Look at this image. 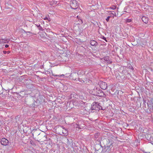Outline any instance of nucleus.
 <instances>
[{
	"instance_id": "1",
	"label": "nucleus",
	"mask_w": 153,
	"mask_h": 153,
	"mask_svg": "<svg viewBox=\"0 0 153 153\" xmlns=\"http://www.w3.org/2000/svg\"><path fill=\"white\" fill-rule=\"evenodd\" d=\"M90 91V93L92 95L99 96H104L105 95L103 92L100 90L99 89L97 88H94L92 91Z\"/></svg>"
},
{
	"instance_id": "2",
	"label": "nucleus",
	"mask_w": 153,
	"mask_h": 153,
	"mask_svg": "<svg viewBox=\"0 0 153 153\" xmlns=\"http://www.w3.org/2000/svg\"><path fill=\"white\" fill-rule=\"evenodd\" d=\"M70 6L71 8L76 9L78 7L77 1L76 0H71L70 1Z\"/></svg>"
},
{
	"instance_id": "3",
	"label": "nucleus",
	"mask_w": 153,
	"mask_h": 153,
	"mask_svg": "<svg viewBox=\"0 0 153 153\" xmlns=\"http://www.w3.org/2000/svg\"><path fill=\"white\" fill-rule=\"evenodd\" d=\"M147 105L148 108L146 111V112L148 113L153 112V104L150 102H149L147 103Z\"/></svg>"
},
{
	"instance_id": "4",
	"label": "nucleus",
	"mask_w": 153,
	"mask_h": 153,
	"mask_svg": "<svg viewBox=\"0 0 153 153\" xmlns=\"http://www.w3.org/2000/svg\"><path fill=\"white\" fill-rule=\"evenodd\" d=\"M101 107L99 104L96 102H94L91 105V109L92 110H99Z\"/></svg>"
},
{
	"instance_id": "5",
	"label": "nucleus",
	"mask_w": 153,
	"mask_h": 153,
	"mask_svg": "<svg viewBox=\"0 0 153 153\" xmlns=\"http://www.w3.org/2000/svg\"><path fill=\"white\" fill-rule=\"evenodd\" d=\"M9 141L8 140L4 138L1 139V143L2 145L6 146L8 144Z\"/></svg>"
},
{
	"instance_id": "6",
	"label": "nucleus",
	"mask_w": 153,
	"mask_h": 153,
	"mask_svg": "<svg viewBox=\"0 0 153 153\" xmlns=\"http://www.w3.org/2000/svg\"><path fill=\"white\" fill-rule=\"evenodd\" d=\"M100 87L102 89H106L107 88V84L105 82H101L100 83Z\"/></svg>"
},
{
	"instance_id": "7",
	"label": "nucleus",
	"mask_w": 153,
	"mask_h": 153,
	"mask_svg": "<svg viewBox=\"0 0 153 153\" xmlns=\"http://www.w3.org/2000/svg\"><path fill=\"white\" fill-rule=\"evenodd\" d=\"M103 59L104 62L106 63L110 64L112 63V61L110 60L108 56H107L104 57Z\"/></svg>"
},
{
	"instance_id": "8",
	"label": "nucleus",
	"mask_w": 153,
	"mask_h": 153,
	"mask_svg": "<svg viewBox=\"0 0 153 153\" xmlns=\"http://www.w3.org/2000/svg\"><path fill=\"white\" fill-rule=\"evenodd\" d=\"M149 19V18L147 16H143L141 18L142 21L146 24L148 22Z\"/></svg>"
},
{
	"instance_id": "9",
	"label": "nucleus",
	"mask_w": 153,
	"mask_h": 153,
	"mask_svg": "<svg viewBox=\"0 0 153 153\" xmlns=\"http://www.w3.org/2000/svg\"><path fill=\"white\" fill-rule=\"evenodd\" d=\"M90 44L92 46H96L98 44V43L94 40H91Z\"/></svg>"
},
{
	"instance_id": "10",
	"label": "nucleus",
	"mask_w": 153,
	"mask_h": 153,
	"mask_svg": "<svg viewBox=\"0 0 153 153\" xmlns=\"http://www.w3.org/2000/svg\"><path fill=\"white\" fill-rule=\"evenodd\" d=\"M71 97L74 98L75 99H78L79 95H78L76 93L73 92L71 94Z\"/></svg>"
},
{
	"instance_id": "11",
	"label": "nucleus",
	"mask_w": 153,
	"mask_h": 153,
	"mask_svg": "<svg viewBox=\"0 0 153 153\" xmlns=\"http://www.w3.org/2000/svg\"><path fill=\"white\" fill-rule=\"evenodd\" d=\"M9 42V41L7 39H0V43H7Z\"/></svg>"
},
{
	"instance_id": "12",
	"label": "nucleus",
	"mask_w": 153,
	"mask_h": 153,
	"mask_svg": "<svg viewBox=\"0 0 153 153\" xmlns=\"http://www.w3.org/2000/svg\"><path fill=\"white\" fill-rule=\"evenodd\" d=\"M62 133L63 136H66L68 134V130L66 129L62 130Z\"/></svg>"
},
{
	"instance_id": "13",
	"label": "nucleus",
	"mask_w": 153,
	"mask_h": 153,
	"mask_svg": "<svg viewBox=\"0 0 153 153\" xmlns=\"http://www.w3.org/2000/svg\"><path fill=\"white\" fill-rule=\"evenodd\" d=\"M35 25L37 27L38 29L40 31H43V29L40 26V24H36Z\"/></svg>"
},
{
	"instance_id": "14",
	"label": "nucleus",
	"mask_w": 153,
	"mask_h": 153,
	"mask_svg": "<svg viewBox=\"0 0 153 153\" xmlns=\"http://www.w3.org/2000/svg\"><path fill=\"white\" fill-rule=\"evenodd\" d=\"M85 74V71L83 70H79L78 71L77 74L78 75L81 76Z\"/></svg>"
},
{
	"instance_id": "15",
	"label": "nucleus",
	"mask_w": 153,
	"mask_h": 153,
	"mask_svg": "<svg viewBox=\"0 0 153 153\" xmlns=\"http://www.w3.org/2000/svg\"><path fill=\"white\" fill-rule=\"evenodd\" d=\"M75 127L76 128H78L79 129H81L84 127V126H82L81 125H80L79 124H76V126H75Z\"/></svg>"
},
{
	"instance_id": "16",
	"label": "nucleus",
	"mask_w": 153,
	"mask_h": 153,
	"mask_svg": "<svg viewBox=\"0 0 153 153\" xmlns=\"http://www.w3.org/2000/svg\"><path fill=\"white\" fill-rule=\"evenodd\" d=\"M81 99L82 100H85V97L82 95H80L79 96V99Z\"/></svg>"
},
{
	"instance_id": "17",
	"label": "nucleus",
	"mask_w": 153,
	"mask_h": 153,
	"mask_svg": "<svg viewBox=\"0 0 153 153\" xmlns=\"http://www.w3.org/2000/svg\"><path fill=\"white\" fill-rule=\"evenodd\" d=\"M51 73L52 74V75L53 76H60V77H62V76H64V74H62V75H55L53 74L52 71H51Z\"/></svg>"
},
{
	"instance_id": "18",
	"label": "nucleus",
	"mask_w": 153,
	"mask_h": 153,
	"mask_svg": "<svg viewBox=\"0 0 153 153\" xmlns=\"http://www.w3.org/2000/svg\"><path fill=\"white\" fill-rule=\"evenodd\" d=\"M132 21V19H125V21L126 22H130Z\"/></svg>"
},
{
	"instance_id": "19",
	"label": "nucleus",
	"mask_w": 153,
	"mask_h": 153,
	"mask_svg": "<svg viewBox=\"0 0 153 153\" xmlns=\"http://www.w3.org/2000/svg\"><path fill=\"white\" fill-rule=\"evenodd\" d=\"M116 8V6H112L111 7H110V8L112 9V10H114Z\"/></svg>"
},
{
	"instance_id": "20",
	"label": "nucleus",
	"mask_w": 153,
	"mask_h": 153,
	"mask_svg": "<svg viewBox=\"0 0 153 153\" xmlns=\"http://www.w3.org/2000/svg\"><path fill=\"white\" fill-rule=\"evenodd\" d=\"M110 12H111V13L113 15V16H116V13L114 11H111Z\"/></svg>"
},
{
	"instance_id": "21",
	"label": "nucleus",
	"mask_w": 153,
	"mask_h": 153,
	"mask_svg": "<svg viewBox=\"0 0 153 153\" xmlns=\"http://www.w3.org/2000/svg\"><path fill=\"white\" fill-rule=\"evenodd\" d=\"M44 19L45 20H48L49 21H50V18H49L47 17H46Z\"/></svg>"
},
{
	"instance_id": "22",
	"label": "nucleus",
	"mask_w": 153,
	"mask_h": 153,
	"mask_svg": "<svg viewBox=\"0 0 153 153\" xmlns=\"http://www.w3.org/2000/svg\"><path fill=\"white\" fill-rule=\"evenodd\" d=\"M110 17V16H108L107 17V18L106 19V20L107 21V22H108Z\"/></svg>"
},
{
	"instance_id": "23",
	"label": "nucleus",
	"mask_w": 153,
	"mask_h": 153,
	"mask_svg": "<svg viewBox=\"0 0 153 153\" xmlns=\"http://www.w3.org/2000/svg\"><path fill=\"white\" fill-rule=\"evenodd\" d=\"M102 39L105 40L106 42H107V41L106 39V38L104 36H103L102 37Z\"/></svg>"
},
{
	"instance_id": "24",
	"label": "nucleus",
	"mask_w": 153,
	"mask_h": 153,
	"mask_svg": "<svg viewBox=\"0 0 153 153\" xmlns=\"http://www.w3.org/2000/svg\"><path fill=\"white\" fill-rule=\"evenodd\" d=\"M59 126L63 129V130L64 129H65L63 126L60 125Z\"/></svg>"
},
{
	"instance_id": "25",
	"label": "nucleus",
	"mask_w": 153,
	"mask_h": 153,
	"mask_svg": "<svg viewBox=\"0 0 153 153\" xmlns=\"http://www.w3.org/2000/svg\"><path fill=\"white\" fill-rule=\"evenodd\" d=\"M3 52L4 54H6L7 53V51H3Z\"/></svg>"
},
{
	"instance_id": "26",
	"label": "nucleus",
	"mask_w": 153,
	"mask_h": 153,
	"mask_svg": "<svg viewBox=\"0 0 153 153\" xmlns=\"http://www.w3.org/2000/svg\"><path fill=\"white\" fill-rule=\"evenodd\" d=\"M6 48H7L9 47V45H6L5 46Z\"/></svg>"
},
{
	"instance_id": "27",
	"label": "nucleus",
	"mask_w": 153,
	"mask_h": 153,
	"mask_svg": "<svg viewBox=\"0 0 153 153\" xmlns=\"http://www.w3.org/2000/svg\"><path fill=\"white\" fill-rule=\"evenodd\" d=\"M80 103H81L82 104L83 103H84V102H82V101H80Z\"/></svg>"
},
{
	"instance_id": "28",
	"label": "nucleus",
	"mask_w": 153,
	"mask_h": 153,
	"mask_svg": "<svg viewBox=\"0 0 153 153\" xmlns=\"http://www.w3.org/2000/svg\"><path fill=\"white\" fill-rule=\"evenodd\" d=\"M7 53H8V54H9L10 53V51H7Z\"/></svg>"
},
{
	"instance_id": "29",
	"label": "nucleus",
	"mask_w": 153,
	"mask_h": 153,
	"mask_svg": "<svg viewBox=\"0 0 153 153\" xmlns=\"http://www.w3.org/2000/svg\"><path fill=\"white\" fill-rule=\"evenodd\" d=\"M143 152L144 153H150V152H145L144 151H143Z\"/></svg>"
},
{
	"instance_id": "30",
	"label": "nucleus",
	"mask_w": 153,
	"mask_h": 153,
	"mask_svg": "<svg viewBox=\"0 0 153 153\" xmlns=\"http://www.w3.org/2000/svg\"><path fill=\"white\" fill-rule=\"evenodd\" d=\"M131 69H133V68L132 67Z\"/></svg>"
}]
</instances>
